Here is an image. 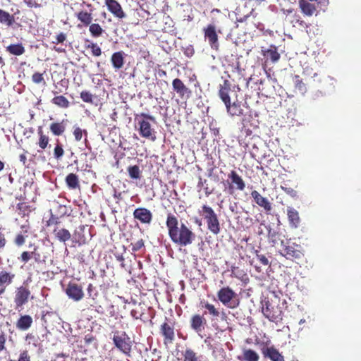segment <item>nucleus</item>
Masks as SVG:
<instances>
[{"label": "nucleus", "mask_w": 361, "mask_h": 361, "mask_svg": "<svg viewBox=\"0 0 361 361\" xmlns=\"http://www.w3.org/2000/svg\"><path fill=\"white\" fill-rule=\"evenodd\" d=\"M66 183L70 189H77L80 188L78 176L73 173H69L66 177Z\"/></svg>", "instance_id": "nucleus-35"}, {"label": "nucleus", "mask_w": 361, "mask_h": 361, "mask_svg": "<svg viewBox=\"0 0 361 361\" xmlns=\"http://www.w3.org/2000/svg\"><path fill=\"white\" fill-rule=\"evenodd\" d=\"M265 357L271 361H285L283 356L274 347L267 348L263 352Z\"/></svg>", "instance_id": "nucleus-28"}, {"label": "nucleus", "mask_w": 361, "mask_h": 361, "mask_svg": "<svg viewBox=\"0 0 361 361\" xmlns=\"http://www.w3.org/2000/svg\"><path fill=\"white\" fill-rule=\"evenodd\" d=\"M202 307L207 310L208 314L214 318L222 317V319L226 318V314L224 311L220 312L215 306L209 302H201Z\"/></svg>", "instance_id": "nucleus-24"}, {"label": "nucleus", "mask_w": 361, "mask_h": 361, "mask_svg": "<svg viewBox=\"0 0 361 361\" xmlns=\"http://www.w3.org/2000/svg\"><path fill=\"white\" fill-rule=\"evenodd\" d=\"M6 341V338L4 332H1L0 334V353L6 349L5 343Z\"/></svg>", "instance_id": "nucleus-59"}, {"label": "nucleus", "mask_w": 361, "mask_h": 361, "mask_svg": "<svg viewBox=\"0 0 361 361\" xmlns=\"http://www.w3.org/2000/svg\"><path fill=\"white\" fill-rule=\"evenodd\" d=\"M60 224V221L58 216H56L53 214H51L49 219L47 221V226H54L55 227L59 226V224Z\"/></svg>", "instance_id": "nucleus-52"}, {"label": "nucleus", "mask_w": 361, "mask_h": 361, "mask_svg": "<svg viewBox=\"0 0 361 361\" xmlns=\"http://www.w3.org/2000/svg\"><path fill=\"white\" fill-rule=\"evenodd\" d=\"M224 191L229 195H234L236 191H243L245 189V182L235 170H231L227 176V179L222 181Z\"/></svg>", "instance_id": "nucleus-5"}, {"label": "nucleus", "mask_w": 361, "mask_h": 361, "mask_svg": "<svg viewBox=\"0 0 361 361\" xmlns=\"http://www.w3.org/2000/svg\"><path fill=\"white\" fill-rule=\"evenodd\" d=\"M202 216L206 221L208 230L214 235H218L220 233V223L216 214L214 209L206 204L202 207Z\"/></svg>", "instance_id": "nucleus-8"}, {"label": "nucleus", "mask_w": 361, "mask_h": 361, "mask_svg": "<svg viewBox=\"0 0 361 361\" xmlns=\"http://www.w3.org/2000/svg\"><path fill=\"white\" fill-rule=\"evenodd\" d=\"M105 5L106 6L109 12H111L115 17L123 19L126 17V13L123 11L121 4L116 0H105Z\"/></svg>", "instance_id": "nucleus-17"}, {"label": "nucleus", "mask_w": 361, "mask_h": 361, "mask_svg": "<svg viewBox=\"0 0 361 361\" xmlns=\"http://www.w3.org/2000/svg\"><path fill=\"white\" fill-rule=\"evenodd\" d=\"M281 188L288 195H290L293 198H297L298 197V192L290 188V187H286V186H281Z\"/></svg>", "instance_id": "nucleus-50"}, {"label": "nucleus", "mask_w": 361, "mask_h": 361, "mask_svg": "<svg viewBox=\"0 0 361 361\" xmlns=\"http://www.w3.org/2000/svg\"><path fill=\"white\" fill-rule=\"evenodd\" d=\"M37 135L39 136L37 145L42 150H44L49 145V137L48 135L44 134L42 130V127L41 126L38 127L37 128Z\"/></svg>", "instance_id": "nucleus-31"}, {"label": "nucleus", "mask_w": 361, "mask_h": 361, "mask_svg": "<svg viewBox=\"0 0 361 361\" xmlns=\"http://www.w3.org/2000/svg\"><path fill=\"white\" fill-rule=\"evenodd\" d=\"M73 134L75 140L77 142L80 141L82 140V135H84L85 136V145L87 147H88V145H87L88 141L87 139V130H85V129L82 130L79 126H74Z\"/></svg>", "instance_id": "nucleus-37"}, {"label": "nucleus", "mask_w": 361, "mask_h": 361, "mask_svg": "<svg viewBox=\"0 0 361 361\" xmlns=\"http://www.w3.org/2000/svg\"><path fill=\"white\" fill-rule=\"evenodd\" d=\"M53 234L56 240L61 243H66L71 238L70 231L64 228L54 227Z\"/></svg>", "instance_id": "nucleus-22"}, {"label": "nucleus", "mask_w": 361, "mask_h": 361, "mask_svg": "<svg viewBox=\"0 0 361 361\" xmlns=\"http://www.w3.org/2000/svg\"><path fill=\"white\" fill-rule=\"evenodd\" d=\"M84 340H85V344L89 345V344L92 343L94 341H95L96 338L92 334H89L85 335Z\"/></svg>", "instance_id": "nucleus-61"}, {"label": "nucleus", "mask_w": 361, "mask_h": 361, "mask_svg": "<svg viewBox=\"0 0 361 361\" xmlns=\"http://www.w3.org/2000/svg\"><path fill=\"white\" fill-rule=\"evenodd\" d=\"M30 295L31 291L28 287L25 286V283H23V284L20 287L17 288L14 297L16 309L22 307L25 305L28 302Z\"/></svg>", "instance_id": "nucleus-10"}, {"label": "nucleus", "mask_w": 361, "mask_h": 361, "mask_svg": "<svg viewBox=\"0 0 361 361\" xmlns=\"http://www.w3.org/2000/svg\"><path fill=\"white\" fill-rule=\"evenodd\" d=\"M257 259L264 266H267L269 264V259L264 255L257 254Z\"/></svg>", "instance_id": "nucleus-60"}, {"label": "nucleus", "mask_w": 361, "mask_h": 361, "mask_svg": "<svg viewBox=\"0 0 361 361\" xmlns=\"http://www.w3.org/2000/svg\"><path fill=\"white\" fill-rule=\"evenodd\" d=\"M218 300L226 307L235 309L240 305L238 295L229 286L222 287L217 292Z\"/></svg>", "instance_id": "nucleus-6"}, {"label": "nucleus", "mask_w": 361, "mask_h": 361, "mask_svg": "<svg viewBox=\"0 0 361 361\" xmlns=\"http://www.w3.org/2000/svg\"><path fill=\"white\" fill-rule=\"evenodd\" d=\"M64 155V150L63 148V145L59 142V140H56V146L54 149V157L56 159H61V157Z\"/></svg>", "instance_id": "nucleus-43"}, {"label": "nucleus", "mask_w": 361, "mask_h": 361, "mask_svg": "<svg viewBox=\"0 0 361 361\" xmlns=\"http://www.w3.org/2000/svg\"><path fill=\"white\" fill-rule=\"evenodd\" d=\"M51 103L60 108L67 109L70 106V102L63 95L54 97L51 99Z\"/></svg>", "instance_id": "nucleus-38"}, {"label": "nucleus", "mask_w": 361, "mask_h": 361, "mask_svg": "<svg viewBox=\"0 0 361 361\" xmlns=\"http://www.w3.org/2000/svg\"><path fill=\"white\" fill-rule=\"evenodd\" d=\"M44 73H40L38 72L35 73L32 75V80L35 84H43L46 85L45 80L44 78Z\"/></svg>", "instance_id": "nucleus-46"}, {"label": "nucleus", "mask_w": 361, "mask_h": 361, "mask_svg": "<svg viewBox=\"0 0 361 361\" xmlns=\"http://www.w3.org/2000/svg\"><path fill=\"white\" fill-rule=\"evenodd\" d=\"M115 346L123 354L130 356L132 351V341L128 334L123 331L121 334L116 331L112 338Z\"/></svg>", "instance_id": "nucleus-9"}, {"label": "nucleus", "mask_w": 361, "mask_h": 361, "mask_svg": "<svg viewBox=\"0 0 361 361\" xmlns=\"http://www.w3.org/2000/svg\"><path fill=\"white\" fill-rule=\"evenodd\" d=\"M32 252L23 251L20 256L18 257L20 261L23 264L27 263L31 259H32Z\"/></svg>", "instance_id": "nucleus-49"}, {"label": "nucleus", "mask_w": 361, "mask_h": 361, "mask_svg": "<svg viewBox=\"0 0 361 361\" xmlns=\"http://www.w3.org/2000/svg\"><path fill=\"white\" fill-rule=\"evenodd\" d=\"M32 322L33 320L31 316L27 314L22 315L16 322V327L19 330L26 331L31 327Z\"/></svg>", "instance_id": "nucleus-25"}, {"label": "nucleus", "mask_w": 361, "mask_h": 361, "mask_svg": "<svg viewBox=\"0 0 361 361\" xmlns=\"http://www.w3.org/2000/svg\"><path fill=\"white\" fill-rule=\"evenodd\" d=\"M133 217L142 224H149L152 219V214L147 208L139 207L134 210Z\"/></svg>", "instance_id": "nucleus-16"}, {"label": "nucleus", "mask_w": 361, "mask_h": 361, "mask_svg": "<svg viewBox=\"0 0 361 361\" xmlns=\"http://www.w3.org/2000/svg\"><path fill=\"white\" fill-rule=\"evenodd\" d=\"M295 89L300 94H304L307 92L306 85L303 82L302 78L298 75L293 77Z\"/></svg>", "instance_id": "nucleus-39"}, {"label": "nucleus", "mask_w": 361, "mask_h": 361, "mask_svg": "<svg viewBox=\"0 0 361 361\" xmlns=\"http://www.w3.org/2000/svg\"><path fill=\"white\" fill-rule=\"evenodd\" d=\"M18 361H30V356L27 350L20 353Z\"/></svg>", "instance_id": "nucleus-58"}, {"label": "nucleus", "mask_w": 361, "mask_h": 361, "mask_svg": "<svg viewBox=\"0 0 361 361\" xmlns=\"http://www.w3.org/2000/svg\"><path fill=\"white\" fill-rule=\"evenodd\" d=\"M124 56L125 54L122 51L115 52L111 55V62L116 70L123 68L124 65Z\"/></svg>", "instance_id": "nucleus-27"}, {"label": "nucleus", "mask_w": 361, "mask_h": 361, "mask_svg": "<svg viewBox=\"0 0 361 361\" xmlns=\"http://www.w3.org/2000/svg\"><path fill=\"white\" fill-rule=\"evenodd\" d=\"M261 52L267 60L269 59L273 63L278 62L281 58L277 47L274 44H271L269 48L262 47Z\"/></svg>", "instance_id": "nucleus-20"}, {"label": "nucleus", "mask_w": 361, "mask_h": 361, "mask_svg": "<svg viewBox=\"0 0 361 361\" xmlns=\"http://www.w3.org/2000/svg\"><path fill=\"white\" fill-rule=\"evenodd\" d=\"M132 251L137 252L144 247V240L142 239L138 240L135 243H131Z\"/></svg>", "instance_id": "nucleus-53"}, {"label": "nucleus", "mask_w": 361, "mask_h": 361, "mask_svg": "<svg viewBox=\"0 0 361 361\" xmlns=\"http://www.w3.org/2000/svg\"><path fill=\"white\" fill-rule=\"evenodd\" d=\"M160 334L164 338V344H171L175 340L174 324L172 322H164L160 326Z\"/></svg>", "instance_id": "nucleus-12"}, {"label": "nucleus", "mask_w": 361, "mask_h": 361, "mask_svg": "<svg viewBox=\"0 0 361 361\" xmlns=\"http://www.w3.org/2000/svg\"><path fill=\"white\" fill-rule=\"evenodd\" d=\"M75 236L76 238V242L78 243L79 245H81V244L85 243V238L84 236L78 235V237L77 238L76 233H75Z\"/></svg>", "instance_id": "nucleus-63"}, {"label": "nucleus", "mask_w": 361, "mask_h": 361, "mask_svg": "<svg viewBox=\"0 0 361 361\" xmlns=\"http://www.w3.org/2000/svg\"><path fill=\"white\" fill-rule=\"evenodd\" d=\"M50 131L55 136H61L66 130L65 120L61 122H54L50 124Z\"/></svg>", "instance_id": "nucleus-29"}, {"label": "nucleus", "mask_w": 361, "mask_h": 361, "mask_svg": "<svg viewBox=\"0 0 361 361\" xmlns=\"http://www.w3.org/2000/svg\"><path fill=\"white\" fill-rule=\"evenodd\" d=\"M299 7L301 12L307 16H312L316 11V7L314 4L308 2L307 0H299Z\"/></svg>", "instance_id": "nucleus-26"}, {"label": "nucleus", "mask_w": 361, "mask_h": 361, "mask_svg": "<svg viewBox=\"0 0 361 361\" xmlns=\"http://www.w3.org/2000/svg\"><path fill=\"white\" fill-rule=\"evenodd\" d=\"M25 243V238L22 233H18L14 238V243L18 247H20Z\"/></svg>", "instance_id": "nucleus-51"}, {"label": "nucleus", "mask_w": 361, "mask_h": 361, "mask_svg": "<svg viewBox=\"0 0 361 361\" xmlns=\"http://www.w3.org/2000/svg\"><path fill=\"white\" fill-rule=\"evenodd\" d=\"M190 328L197 333L201 332L204 329L207 324V320L203 315L200 314H193L190 320Z\"/></svg>", "instance_id": "nucleus-18"}, {"label": "nucleus", "mask_w": 361, "mask_h": 361, "mask_svg": "<svg viewBox=\"0 0 361 361\" xmlns=\"http://www.w3.org/2000/svg\"><path fill=\"white\" fill-rule=\"evenodd\" d=\"M183 361H199L197 353L190 348L183 352Z\"/></svg>", "instance_id": "nucleus-42"}, {"label": "nucleus", "mask_w": 361, "mask_h": 361, "mask_svg": "<svg viewBox=\"0 0 361 361\" xmlns=\"http://www.w3.org/2000/svg\"><path fill=\"white\" fill-rule=\"evenodd\" d=\"M279 253L287 259L295 262L300 260L304 257L301 246L289 240L286 242L281 241V248Z\"/></svg>", "instance_id": "nucleus-7"}, {"label": "nucleus", "mask_w": 361, "mask_h": 361, "mask_svg": "<svg viewBox=\"0 0 361 361\" xmlns=\"http://www.w3.org/2000/svg\"><path fill=\"white\" fill-rule=\"evenodd\" d=\"M279 237V233L275 231H272L269 229L268 231V238L270 241L275 243L277 241V238Z\"/></svg>", "instance_id": "nucleus-56"}, {"label": "nucleus", "mask_w": 361, "mask_h": 361, "mask_svg": "<svg viewBox=\"0 0 361 361\" xmlns=\"http://www.w3.org/2000/svg\"><path fill=\"white\" fill-rule=\"evenodd\" d=\"M6 51L14 56H20L25 51V47L21 43L11 44L6 47Z\"/></svg>", "instance_id": "nucleus-33"}, {"label": "nucleus", "mask_w": 361, "mask_h": 361, "mask_svg": "<svg viewBox=\"0 0 361 361\" xmlns=\"http://www.w3.org/2000/svg\"><path fill=\"white\" fill-rule=\"evenodd\" d=\"M89 31L91 35L95 38L100 37L104 32L103 28L98 23H90L89 25Z\"/></svg>", "instance_id": "nucleus-40"}, {"label": "nucleus", "mask_w": 361, "mask_h": 361, "mask_svg": "<svg viewBox=\"0 0 361 361\" xmlns=\"http://www.w3.org/2000/svg\"><path fill=\"white\" fill-rule=\"evenodd\" d=\"M80 98L84 102L91 104L93 102V95L89 91H82L80 92Z\"/></svg>", "instance_id": "nucleus-47"}, {"label": "nucleus", "mask_w": 361, "mask_h": 361, "mask_svg": "<svg viewBox=\"0 0 361 361\" xmlns=\"http://www.w3.org/2000/svg\"><path fill=\"white\" fill-rule=\"evenodd\" d=\"M231 277L236 278L243 282H247L249 281V278L246 272L243 269H240L238 267L232 266L231 268Z\"/></svg>", "instance_id": "nucleus-32"}, {"label": "nucleus", "mask_w": 361, "mask_h": 361, "mask_svg": "<svg viewBox=\"0 0 361 361\" xmlns=\"http://www.w3.org/2000/svg\"><path fill=\"white\" fill-rule=\"evenodd\" d=\"M286 307V301L281 299L274 292L267 297L262 305V313L271 322L282 320L283 310Z\"/></svg>", "instance_id": "nucleus-2"}, {"label": "nucleus", "mask_w": 361, "mask_h": 361, "mask_svg": "<svg viewBox=\"0 0 361 361\" xmlns=\"http://www.w3.org/2000/svg\"><path fill=\"white\" fill-rule=\"evenodd\" d=\"M86 47L91 49L92 54L94 56H99L102 54V49L96 43H91Z\"/></svg>", "instance_id": "nucleus-48"}, {"label": "nucleus", "mask_w": 361, "mask_h": 361, "mask_svg": "<svg viewBox=\"0 0 361 361\" xmlns=\"http://www.w3.org/2000/svg\"><path fill=\"white\" fill-rule=\"evenodd\" d=\"M142 314H140L137 310L133 309L130 311V315L132 317H133L135 319H141Z\"/></svg>", "instance_id": "nucleus-62"}, {"label": "nucleus", "mask_w": 361, "mask_h": 361, "mask_svg": "<svg viewBox=\"0 0 361 361\" xmlns=\"http://www.w3.org/2000/svg\"><path fill=\"white\" fill-rule=\"evenodd\" d=\"M231 90V84L229 80H225L219 85V97L226 106L227 113L231 116H239L243 114V110L240 103L238 101L231 102L229 92Z\"/></svg>", "instance_id": "nucleus-3"}, {"label": "nucleus", "mask_w": 361, "mask_h": 361, "mask_svg": "<svg viewBox=\"0 0 361 361\" xmlns=\"http://www.w3.org/2000/svg\"><path fill=\"white\" fill-rule=\"evenodd\" d=\"M66 293L69 298L74 301H80L84 298L82 287L73 282H69L66 289Z\"/></svg>", "instance_id": "nucleus-13"}, {"label": "nucleus", "mask_w": 361, "mask_h": 361, "mask_svg": "<svg viewBox=\"0 0 361 361\" xmlns=\"http://www.w3.org/2000/svg\"><path fill=\"white\" fill-rule=\"evenodd\" d=\"M114 197L118 200H121L122 197V193L120 192L114 191V193L113 195Z\"/></svg>", "instance_id": "nucleus-64"}, {"label": "nucleus", "mask_w": 361, "mask_h": 361, "mask_svg": "<svg viewBox=\"0 0 361 361\" xmlns=\"http://www.w3.org/2000/svg\"><path fill=\"white\" fill-rule=\"evenodd\" d=\"M17 209L20 215L25 216L28 215L31 212V207L26 202H20L17 204Z\"/></svg>", "instance_id": "nucleus-44"}, {"label": "nucleus", "mask_w": 361, "mask_h": 361, "mask_svg": "<svg viewBox=\"0 0 361 361\" xmlns=\"http://www.w3.org/2000/svg\"><path fill=\"white\" fill-rule=\"evenodd\" d=\"M7 244V240L5 234L0 228V252H2L6 247Z\"/></svg>", "instance_id": "nucleus-54"}, {"label": "nucleus", "mask_w": 361, "mask_h": 361, "mask_svg": "<svg viewBox=\"0 0 361 361\" xmlns=\"http://www.w3.org/2000/svg\"><path fill=\"white\" fill-rule=\"evenodd\" d=\"M204 35L212 49L217 51L219 48V37L215 25L209 24L203 29Z\"/></svg>", "instance_id": "nucleus-11"}, {"label": "nucleus", "mask_w": 361, "mask_h": 361, "mask_svg": "<svg viewBox=\"0 0 361 361\" xmlns=\"http://www.w3.org/2000/svg\"><path fill=\"white\" fill-rule=\"evenodd\" d=\"M166 225L171 241L179 246H187L195 239V233L185 224L179 226L178 218L172 213L167 214Z\"/></svg>", "instance_id": "nucleus-1"}, {"label": "nucleus", "mask_w": 361, "mask_h": 361, "mask_svg": "<svg viewBox=\"0 0 361 361\" xmlns=\"http://www.w3.org/2000/svg\"><path fill=\"white\" fill-rule=\"evenodd\" d=\"M135 121L140 135L151 141H155L157 132L149 123V121L155 123V118L149 114L141 113L136 116Z\"/></svg>", "instance_id": "nucleus-4"}, {"label": "nucleus", "mask_w": 361, "mask_h": 361, "mask_svg": "<svg viewBox=\"0 0 361 361\" xmlns=\"http://www.w3.org/2000/svg\"><path fill=\"white\" fill-rule=\"evenodd\" d=\"M0 23L8 27L15 23V17L8 12L0 8Z\"/></svg>", "instance_id": "nucleus-34"}, {"label": "nucleus", "mask_w": 361, "mask_h": 361, "mask_svg": "<svg viewBox=\"0 0 361 361\" xmlns=\"http://www.w3.org/2000/svg\"><path fill=\"white\" fill-rule=\"evenodd\" d=\"M66 39V34L60 32L56 36V40L53 41L54 44H62Z\"/></svg>", "instance_id": "nucleus-55"}, {"label": "nucleus", "mask_w": 361, "mask_h": 361, "mask_svg": "<svg viewBox=\"0 0 361 361\" xmlns=\"http://www.w3.org/2000/svg\"><path fill=\"white\" fill-rule=\"evenodd\" d=\"M287 216L290 227L298 228L300 223L298 212L295 209L288 207L287 208Z\"/></svg>", "instance_id": "nucleus-23"}, {"label": "nucleus", "mask_w": 361, "mask_h": 361, "mask_svg": "<svg viewBox=\"0 0 361 361\" xmlns=\"http://www.w3.org/2000/svg\"><path fill=\"white\" fill-rule=\"evenodd\" d=\"M173 90L178 94L180 98L185 96L188 97L190 90L185 85L183 81L179 78H176L172 81Z\"/></svg>", "instance_id": "nucleus-21"}, {"label": "nucleus", "mask_w": 361, "mask_h": 361, "mask_svg": "<svg viewBox=\"0 0 361 361\" xmlns=\"http://www.w3.org/2000/svg\"><path fill=\"white\" fill-rule=\"evenodd\" d=\"M238 359L240 361H258L259 356L252 349H244L243 351V355L238 356Z\"/></svg>", "instance_id": "nucleus-30"}, {"label": "nucleus", "mask_w": 361, "mask_h": 361, "mask_svg": "<svg viewBox=\"0 0 361 361\" xmlns=\"http://www.w3.org/2000/svg\"><path fill=\"white\" fill-rule=\"evenodd\" d=\"M23 2L29 8H39L40 4H38L35 0H24Z\"/></svg>", "instance_id": "nucleus-57"}, {"label": "nucleus", "mask_w": 361, "mask_h": 361, "mask_svg": "<svg viewBox=\"0 0 361 361\" xmlns=\"http://www.w3.org/2000/svg\"><path fill=\"white\" fill-rule=\"evenodd\" d=\"M251 197L254 202L267 214H269L272 210L271 203L267 197H263L258 191L252 190L251 192Z\"/></svg>", "instance_id": "nucleus-15"}, {"label": "nucleus", "mask_w": 361, "mask_h": 361, "mask_svg": "<svg viewBox=\"0 0 361 361\" xmlns=\"http://www.w3.org/2000/svg\"><path fill=\"white\" fill-rule=\"evenodd\" d=\"M130 178L134 180L140 179L141 177V171L137 165L130 166L127 169Z\"/></svg>", "instance_id": "nucleus-41"}, {"label": "nucleus", "mask_w": 361, "mask_h": 361, "mask_svg": "<svg viewBox=\"0 0 361 361\" xmlns=\"http://www.w3.org/2000/svg\"><path fill=\"white\" fill-rule=\"evenodd\" d=\"M16 274L6 270L0 271V295L5 293L6 288L11 286L15 279Z\"/></svg>", "instance_id": "nucleus-14"}, {"label": "nucleus", "mask_w": 361, "mask_h": 361, "mask_svg": "<svg viewBox=\"0 0 361 361\" xmlns=\"http://www.w3.org/2000/svg\"><path fill=\"white\" fill-rule=\"evenodd\" d=\"M75 16L85 26H88L92 21V13L85 11H79L75 13Z\"/></svg>", "instance_id": "nucleus-36"}, {"label": "nucleus", "mask_w": 361, "mask_h": 361, "mask_svg": "<svg viewBox=\"0 0 361 361\" xmlns=\"http://www.w3.org/2000/svg\"><path fill=\"white\" fill-rule=\"evenodd\" d=\"M32 259L38 264H45L49 257V254L46 247L35 246L32 251Z\"/></svg>", "instance_id": "nucleus-19"}, {"label": "nucleus", "mask_w": 361, "mask_h": 361, "mask_svg": "<svg viewBox=\"0 0 361 361\" xmlns=\"http://www.w3.org/2000/svg\"><path fill=\"white\" fill-rule=\"evenodd\" d=\"M290 23L295 26V25H298L301 27H305L306 23L304 20H302L301 16L300 14H298L296 12H294L292 15V19L290 20Z\"/></svg>", "instance_id": "nucleus-45"}]
</instances>
